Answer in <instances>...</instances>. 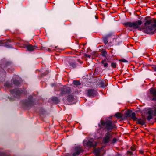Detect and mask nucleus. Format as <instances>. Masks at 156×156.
<instances>
[{"instance_id": "20e7f679", "label": "nucleus", "mask_w": 156, "mask_h": 156, "mask_svg": "<svg viewBox=\"0 0 156 156\" xmlns=\"http://www.w3.org/2000/svg\"><path fill=\"white\" fill-rule=\"evenodd\" d=\"M97 91L95 90L91 89L88 90L87 94L90 97H93L96 95Z\"/></svg>"}, {"instance_id": "ddd939ff", "label": "nucleus", "mask_w": 156, "mask_h": 156, "mask_svg": "<svg viewBox=\"0 0 156 156\" xmlns=\"http://www.w3.org/2000/svg\"><path fill=\"white\" fill-rule=\"evenodd\" d=\"M138 123L142 125L145 124V121L144 120L141 119H138L136 120Z\"/></svg>"}, {"instance_id": "9b49d317", "label": "nucleus", "mask_w": 156, "mask_h": 156, "mask_svg": "<svg viewBox=\"0 0 156 156\" xmlns=\"http://www.w3.org/2000/svg\"><path fill=\"white\" fill-rule=\"evenodd\" d=\"M110 136V135L109 134L106 133L103 139V140L104 142L105 143H107L108 142Z\"/></svg>"}, {"instance_id": "cd10ccee", "label": "nucleus", "mask_w": 156, "mask_h": 156, "mask_svg": "<svg viewBox=\"0 0 156 156\" xmlns=\"http://www.w3.org/2000/svg\"><path fill=\"white\" fill-rule=\"evenodd\" d=\"M116 141V138H114L113 139L112 142L113 143H115V142Z\"/></svg>"}, {"instance_id": "f8f14e48", "label": "nucleus", "mask_w": 156, "mask_h": 156, "mask_svg": "<svg viewBox=\"0 0 156 156\" xmlns=\"http://www.w3.org/2000/svg\"><path fill=\"white\" fill-rule=\"evenodd\" d=\"M11 93L14 95H19L21 93V92L20 90L15 89L14 90H11Z\"/></svg>"}, {"instance_id": "f03ea898", "label": "nucleus", "mask_w": 156, "mask_h": 156, "mask_svg": "<svg viewBox=\"0 0 156 156\" xmlns=\"http://www.w3.org/2000/svg\"><path fill=\"white\" fill-rule=\"evenodd\" d=\"M83 144L84 146L95 147L97 144V143L96 142H92L90 141H87L85 140L83 141Z\"/></svg>"}, {"instance_id": "39448f33", "label": "nucleus", "mask_w": 156, "mask_h": 156, "mask_svg": "<svg viewBox=\"0 0 156 156\" xmlns=\"http://www.w3.org/2000/svg\"><path fill=\"white\" fill-rule=\"evenodd\" d=\"M103 151V148H99L94 149V153L97 156H100L102 152Z\"/></svg>"}, {"instance_id": "393cba45", "label": "nucleus", "mask_w": 156, "mask_h": 156, "mask_svg": "<svg viewBox=\"0 0 156 156\" xmlns=\"http://www.w3.org/2000/svg\"><path fill=\"white\" fill-rule=\"evenodd\" d=\"M128 154L129 155H132L133 154V153L131 151H127Z\"/></svg>"}, {"instance_id": "473e14b6", "label": "nucleus", "mask_w": 156, "mask_h": 156, "mask_svg": "<svg viewBox=\"0 0 156 156\" xmlns=\"http://www.w3.org/2000/svg\"><path fill=\"white\" fill-rule=\"evenodd\" d=\"M155 113L156 114V109H155Z\"/></svg>"}, {"instance_id": "2f4dec72", "label": "nucleus", "mask_w": 156, "mask_h": 156, "mask_svg": "<svg viewBox=\"0 0 156 156\" xmlns=\"http://www.w3.org/2000/svg\"><path fill=\"white\" fill-rule=\"evenodd\" d=\"M140 153L141 154H142L143 153V151H140Z\"/></svg>"}, {"instance_id": "a878e982", "label": "nucleus", "mask_w": 156, "mask_h": 156, "mask_svg": "<svg viewBox=\"0 0 156 156\" xmlns=\"http://www.w3.org/2000/svg\"><path fill=\"white\" fill-rule=\"evenodd\" d=\"M131 149L132 151H134L136 150V148L135 147H131Z\"/></svg>"}, {"instance_id": "bb28decb", "label": "nucleus", "mask_w": 156, "mask_h": 156, "mask_svg": "<svg viewBox=\"0 0 156 156\" xmlns=\"http://www.w3.org/2000/svg\"><path fill=\"white\" fill-rule=\"evenodd\" d=\"M101 124L102 125H105L104 122L102 121H101Z\"/></svg>"}, {"instance_id": "a211bd4d", "label": "nucleus", "mask_w": 156, "mask_h": 156, "mask_svg": "<svg viewBox=\"0 0 156 156\" xmlns=\"http://www.w3.org/2000/svg\"><path fill=\"white\" fill-rule=\"evenodd\" d=\"M73 84L76 85H78L80 84V82L78 81L74 80L73 81Z\"/></svg>"}, {"instance_id": "f3484780", "label": "nucleus", "mask_w": 156, "mask_h": 156, "mask_svg": "<svg viewBox=\"0 0 156 156\" xmlns=\"http://www.w3.org/2000/svg\"><path fill=\"white\" fill-rule=\"evenodd\" d=\"M105 60H102L101 61V63L103 64L104 67H106L108 66V64L107 62L105 63Z\"/></svg>"}, {"instance_id": "72a5a7b5", "label": "nucleus", "mask_w": 156, "mask_h": 156, "mask_svg": "<svg viewBox=\"0 0 156 156\" xmlns=\"http://www.w3.org/2000/svg\"><path fill=\"white\" fill-rule=\"evenodd\" d=\"M95 18L96 19H97L96 16H95Z\"/></svg>"}, {"instance_id": "c756f323", "label": "nucleus", "mask_w": 156, "mask_h": 156, "mask_svg": "<svg viewBox=\"0 0 156 156\" xmlns=\"http://www.w3.org/2000/svg\"><path fill=\"white\" fill-rule=\"evenodd\" d=\"M115 116L116 117H117V113H116L115 115Z\"/></svg>"}, {"instance_id": "0eeeda50", "label": "nucleus", "mask_w": 156, "mask_h": 156, "mask_svg": "<svg viewBox=\"0 0 156 156\" xmlns=\"http://www.w3.org/2000/svg\"><path fill=\"white\" fill-rule=\"evenodd\" d=\"M105 124L106 125L107 129L109 130L113 127L111 121H107L105 122Z\"/></svg>"}, {"instance_id": "6ab92c4d", "label": "nucleus", "mask_w": 156, "mask_h": 156, "mask_svg": "<svg viewBox=\"0 0 156 156\" xmlns=\"http://www.w3.org/2000/svg\"><path fill=\"white\" fill-rule=\"evenodd\" d=\"M13 83L16 85H18L20 84L19 81L17 80H14Z\"/></svg>"}, {"instance_id": "dca6fc26", "label": "nucleus", "mask_w": 156, "mask_h": 156, "mask_svg": "<svg viewBox=\"0 0 156 156\" xmlns=\"http://www.w3.org/2000/svg\"><path fill=\"white\" fill-rule=\"evenodd\" d=\"M148 113L149 114V115L147 117V118L148 120H150L152 118V116L151 115V111H149L148 112Z\"/></svg>"}, {"instance_id": "5701e85b", "label": "nucleus", "mask_w": 156, "mask_h": 156, "mask_svg": "<svg viewBox=\"0 0 156 156\" xmlns=\"http://www.w3.org/2000/svg\"><path fill=\"white\" fill-rule=\"evenodd\" d=\"M103 41L104 43H105V44H107L108 42L107 39L106 38H104Z\"/></svg>"}, {"instance_id": "7c9ffc66", "label": "nucleus", "mask_w": 156, "mask_h": 156, "mask_svg": "<svg viewBox=\"0 0 156 156\" xmlns=\"http://www.w3.org/2000/svg\"><path fill=\"white\" fill-rule=\"evenodd\" d=\"M117 156H120L121 155L120 154H118Z\"/></svg>"}, {"instance_id": "4be33fe9", "label": "nucleus", "mask_w": 156, "mask_h": 156, "mask_svg": "<svg viewBox=\"0 0 156 156\" xmlns=\"http://www.w3.org/2000/svg\"><path fill=\"white\" fill-rule=\"evenodd\" d=\"M119 61L123 62H128V61L127 60L124 59L119 60Z\"/></svg>"}, {"instance_id": "2eb2a0df", "label": "nucleus", "mask_w": 156, "mask_h": 156, "mask_svg": "<svg viewBox=\"0 0 156 156\" xmlns=\"http://www.w3.org/2000/svg\"><path fill=\"white\" fill-rule=\"evenodd\" d=\"M104 83L105 82L104 81H100V84H99L100 87H105V86L104 85Z\"/></svg>"}, {"instance_id": "aec40b11", "label": "nucleus", "mask_w": 156, "mask_h": 156, "mask_svg": "<svg viewBox=\"0 0 156 156\" xmlns=\"http://www.w3.org/2000/svg\"><path fill=\"white\" fill-rule=\"evenodd\" d=\"M106 55V52L105 51L103 50L102 52V55L103 56H105Z\"/></svg>"}, {"instance_id": "c85d7f7f", "label": "nucleus", "mask_w": 156, "mask_h": 156, "mask_svg": "<svg viewBox=\"0 0 156 156\" xmlns=\"http://www.w3.org/2000/svg\"><path fill=\"white\" fill-rule=\"evenodd\" d=\"M87 57L88 58H90L91 57V55H87Z\"/></svg>"}, {"instance_id": "4468645a", "label": "nucleus", "mask_w": 156, "mask_h": 156, "mask_svg": "<svg viewBox=\"0 0 156 156\" xmlns=\"http://www.w3.org/2000/svg\"><path fill=\"white\" fill-rule=\"evenodd\" d=\"M67 99L69 101H73L74 99V97L72 95H70L67 98Z\"/></svg>"}, {"instance_id": "b1692460", "label": "nucleus", "mask_w": 156, "mask_h": 156, "mask_svg": "<svg viewBox=\"0 0 156 156\" xmlns=\"http://www.w3.org/2000/svg\"><path fill=\"white\" fill-rule=\"evenodd\" d=\"M111 66L113 68H115L116 67V63H113L112 64Z\"/></svg>"}, {"instance_id": "7ed1b4c3", "label": "nucleus", "mask_w": 156, "mask_h": 156, "mask_svg": "<svg viewBox=\"0 0 156 156\" xmlns=\"http://www.w3.org/2000/svg\"><path fill=\"white\" fill-rule=\"evenodd\" d=\"M75 152L73 154V156H76L79 155L81 152L82 149L80 147L78 146L75 148Z\"/></svg>"}, {"instance_id": "f257e3e1", "label": "nucleus", "mask_w": 156, "mask_h": 156, "mask_svg": "<svg viewBox=\"0 0 156 156\" xmlns=\"http://www.w3.org/2000/svg\"><path fill=\"white\" fill-rule=\"evenodd\" d=\"M144 26L142 27H140L142 24L141 20L133 22H126L124 23L126 27H129L134 29H138L140 31L143 30L144 32L149 34L156 32V20L154 19L146 20Z\"/></svg>"}, {"instance_id": "412c9836", "label": "nucleus", "mask_w": 156, "mask_h": 156, "mask_svg": "<svg viewBox=\"0 0 156 156\" xmlns=\"http://www.w3.org/2000/svg\"><path fill=\"white\" fill-rule=\"evenodd\" d=\"M123 115L121 113L118 112V119L119 118H122V117Z\"/></svg>"}, {"instance_id": "6e6552de", "label": "nucleus", "mask_w": 156, "mask_h": 156, "mask_svg": "<svg viewBox=\"0 0 156 156\" xmlns=\"http://www.w3.org/2000/svg\"><path fill=\"white\" fill-rule=\"evenodd\" d=\"M70 91V89L69 87H65L62 90L61 94L63 95L69 93Z\"/></svg>"}, {"instance_id": "9d476101", "label": "nucleus", "mask_w": 156, "mask_h": 156, "mask_svg": "<svg viewBox=\"0 0 156 156\" xmlns=\"http://www.w3.org/2000/svg\"><path fill=\"white\" fill-rule=\"evenodd\" d=\"M127 115L128 116L130 117L134 120H136L137 119V118L136 117V114L135 112H128Z\"/></svg>"}, {"instance_id": "1a4fd4ad", "label": "nucleus", "mask_w": 156, "mask_h": 156, "mask_svg": "<svg viewBox=\"0 0 156 156\" xmlns=\"http://www.w3.org/2000/svg\"><path fill=\"white\" fill-rule=\"evenodd\" d=\"M26 47L27 49L30 51H32L34 49H35L37 47L33 46L31 44H27L26 45Z\"/></svg>"}, {"instance_id": "423d86ee", "label": "nucleus", "mask_w": 156, "mask_h": 156, "mask_svg": "<svg viewBox=\"0 0 156 156\" xmlns=\"http://www.w3.org/2000/svg\"><path fill=\"white\" fill-rule=\"evenodd\" d=\"M150 92L152 95L153 98L151 100L156 101V89L151 88L150 90Z\"/></svg>"}]
</instances>
